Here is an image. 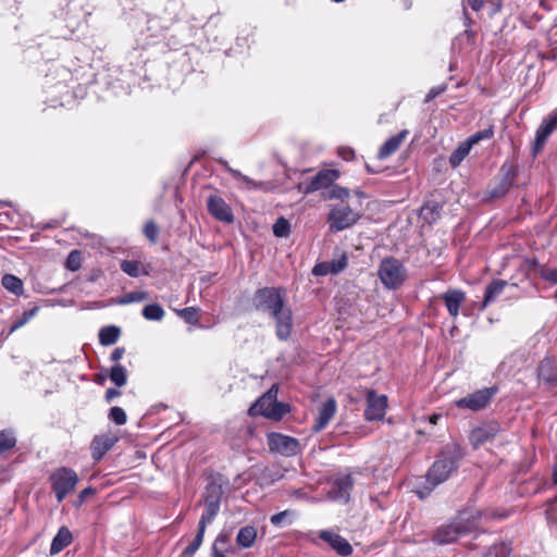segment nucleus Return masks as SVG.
I'll return each mask as SVG.
<instances>
[{"label":"nucleus","mask_w":557,"mask_h":557,"mask_svg":"<svg viewBox=\"0 0 557 557\" xmlns=\"http://www.w3.org/2000/svg\"><path fill=\"white\" fill-rule=\"evenodd\" d=\"M441 298L444 300L449 314L456 318L461 304L466 300V294L459 289H449L441 295Z\"/></svg>","instance_id":"nucleus-20"},{"label":"nucleus","mask_w":557,"mask_h":557,"mask_svg":"<svg viewBox=\"0 0 557 557\" xmlns=\"http://www.w3.org/2000/svg\"><path fill=\"white\" fill-rule=\"evenodd\" d=\"M500 172L503 174L502 181L490 191V195L493 198H500L505 196L513 185L515 177L517 175V169L513 165L504 164Z\"/></svg>","instance_id":"nucleus-19"},{"label":"nucleus","mask_w":557,"mask_h":557,"mask_svg":"<svg viewBox=\"0 0 557 557\" xmlns=\"http://www.w3.org/2000/svg\"><path fill=\"white\" fill-rule=\"evenodd\" d=\"M331 274H338L347 267V256L342 253L337 259L327 261Z\"/></svg>","instance_id":"nucleus-41"},{"label":"nucleus","mask_w":557,"mask_h":557,"mask_svg":"<svg viewBox=\"0 0 557 557\" xmlns=\"http://www.w3.org/2000/svg\"><path fill=\"white\" fill-rule=\"evenodd\" d=\"M91 493H92L91 488H85L84 491L81 492V497L84 498L85 496H87Z\"/></svg>","instance_id":"nucleus-59"},{"label":"nucleus","mask_w":557,"mask_h":557,"mask_svg":"<svg viewBox=\"0 0 557 557\" xmlns=\"http://www.w3.org/2000/svg\"><path fill=\"white\" fill-rule=\"evenodd\" d=\"M205 507H206V510L199 520L198 528L206 531L207 525L209 523H211V521L214 519V517L216 516V513L220 510V507H219V505H215L212 503L205 505Z\"/></svg>","instance_id":"nucleus-34"},{"label":"nucleus","mask_w":557,"mask_h":557,"mask_svg":"<svg viewBox=\"0 0 557 557\" xmlns=\"http://www.w3.org/2000/svg\"><path fill=\"white\" fill-rule=\"evenodd\" d=\"M497 387H483L473 394L462 397L456 400V406L462 409H469L471 411H479L485 408L491 399L496 395Z\"/></svg>","instance_id":"nucleus-8"},{"label":"nucleus","mask_w":557,"mask_h":557,"mask_svg":"<svg viewBox=\"0 0 557 557\" xmlns=\"http://www.w3.org/2000/svg\"><path fill=\"white\" fill-rule=\"evenodd\" d=\"M143 317L149 321H161L164 317V310L158 304L147 305L143 309Z\"/></svg>","instance_id":"nucleus-33"},{"label":"nucleus","mask_w":557,"mask_h":557,"mask_svg":"<svg viewBox=\"0 0 557 557\" xmlns=\"http://www.w3.org/2000/svg\"><path fill=\"white\" fill-rule=\"evenodd\" d=\"M542 277L550 283L557 284V269H546L542 272Z\"/></svg>","instance_id":"nucleus-52"},{"label":"nucleus","mask_w":557,"mask_h":557,"mask_svg":"<svg viewBox=\"0 0 557 557\" xmlns=\"http://www.w3.org/2000/svg\"><path fill=\"white\" fill-rule=\"evenodd\" d=\"M341 153L343 154V158L346 160L350 159L354 156V151L350 149L344 150Z\"/></svg>","instance_id":"nucleus-57"},{"label":"nucleus","mask_w":557,"mask_h":557,"mask_svg":"<svg viewBox=\"0 0 557 557\" xmlns=\"http://www.w3.org/2000/svg\"><path fill=\"white\" fill-rule=\"evenodd\" d=\"M352 484L350 475L336 479L327 492V497L334 502L346 504L349 500Z\"/></svg>","instance_id":"nucleus-15"},{"label":"nucleus","mask_w":557,"mask_h":557,"mask_svg":"<svg viewBox=\"0 0 557 557\" xmlns=\"http://www.w3.org/2000/svg\"><path fill=\"white\" fill-rule=\"evenodd\" d=\"M408 135V131H401L395 136L388 138L380 148L377 157L381 160H384L392 156L395 151H397L400 145L404 143Z\"/></svg>","instance_id":"nucleus-21"},{"label":"nucleus","mask_w":557,"mask_h":557,"mask_svg":"<svg viewBox=\"0 0 557 557\" xmlns=\"http://www.w3.org/2000/svg\"><path fill=\"white\" fill-rule=\"evenodd\" d=\"M79 252L76 250L71 251L66 260L67 268L72 271L77 270L79 268Z\"/></svg>","instance_id":"nucleus-48"},{"label":"nucleus","mask_w":557,"mask_h":557,"mask_svg":"<svg viewBox=\"0 0 557 557\" xmlns=\"http://www.w3.org/2000/svg\"><path fill=\"white\" fill-rule=\"evenodd\" d=\"M461 450L457 445H447L438 455L426 474V481L435 487L445 482L451 472L457 468L461 458Z\"/></svg>","instance_id":"nucleus-2"},{"label":"nucleus","mask_w":557,"mask_h":557,"mask_svg":"<svg viewBox=\"0 0 557 557\" xmlns=\"http://www.w3.org/2000/svg\"><path fill=\"white\" fill-rule=\"evenodd\" d=\"M507 282L504 280H494L485 289L483 308L494 302L504 292Z\"/></svg>","instance_id":"nucleus-25"},{"label":"nucleus","mask_w":557,"mask_h":557,"mask_svg":"<svg viewBox=\"0 0 557 557\" xmlns=\"http://www.w3.org/2000/svg\"><path fill=\"white\" fill-rule=\"evenodd\" d=\"M121 270L132 277L149 274L148 265L137 260H123L121 262Z\"/></svg>","instance_id":"nucleus-26"},{"label":"nucleus","mask_w":557,"mask_h":557,"mask_svg":"<svg viewBox=\"0 0 557 557\" xmlns=\"http://www.w3.org/2000/svg\"><path fill=\"white\" fill-rule=\"evenodd\" d=\"M486 2L487 0H468L469 7L475 12L480 11Z\"/></svg>","instance_id":"nucleus-53"},{"label":"nucleus","mask_w":557,"mask_h":557,"mask_svg":"<svg viewBox=\"0 0 557 557\" xmlns=\"http://www.w3.org/2000/svg\"><path fill=\"white\" fill-rule=\"evenodd\" d=\"M121 330L117 326H104L99 332V342L104 346L113 345L117 342Z\"/></svg>","instance_id":"nucleus-28"},{"label":"nucleus","mask_w":557,"mask_h":557,"mask_svg":"<svg viewBox=\"0 0 557 557\" xmlns=\"http://www.w3.org/2000/svg\"><path fill=\"white\" fill-rule=\"evenodd\" d=\"M1 284L2 286L13 293L14 295L16 296H20L23 294V282L21 278H18L17 276L13 275V274H5L2 276V280H1Z\"/></svg>","instance_id":"nucleus-30"},{"label":"nucleus","mask_w":557,"mask_h":557,"mask_svg":"<svg viewBox=\"0 0 557 557\" xmlns=\"http://www.w3.org/2000/svg\"><path fill=\"white\" fill-rule=\"evenodd\" d=\"M148 298V294L146 292H131L125 295H123L119 300V305H128L132 302H139Z\"/></svg>","instance_id":"nucleus-38"},{"label":"nucleus","mask_w":557,"mask_h":557,"mask_svg":"<svg viewBox=\"0 0 557 557\" xmlns=\"http://www.w3.org/2000/svg\"><path fill=\"white\" fill-rule=\"evenodd\" d=\"M257 537V531L253 527L247 525L238 531L236 542L239 546L248 548L252 546Z\"/></svg>","instance_id":"nucleus-29"},{"label":"nucleus","mask_w":557,"mask_h":557,"mask_svg":"<svg viewBox=\"0 0 557 557\" xmlns=\"http://www.w3.org/2000/svg\"><path fill=\"white\" fill-rule=\"evenodd\" d=\"M500 431V426L497 422H490L482 426L474 429L470 435V442L473 447H479L492 438H494Z\"/></svg>","instance_id":"nucleus-17"},{"label":"nucleus","mask_w":557,"mask_h":557,"mask_svg":"<svg viewBox=\"0 0 557 557\" xmlns=\"http://www.w3.org/2000/svg\"><path fill=\"white\" fill-rule=\"evenodd\" d=\"M329 197L331 199H338L339 201H352L350 198V193L347 188L341 186H333L330 190Z\"/></svg>","instance_id":"nucleus-43"},{"label":"nucleus","mask_w":557,"mask_h":557,"mask_svg":"<svg viewBox=\"0 0 557 557\" xmlns=\"http://www.w3.org/2000/svg\"><path fill=\"white\" fill-rule=\"evenodd\" d=\"M511 548L505 544H494L484 554V557H509Z\"/></svg>","instance_id":"nucleus-37"},{"label":"nucleus","mask_w":557,"mask_h":557,"mask_svg":"<svg viewBox=\"0 0 557 557\" xmlns=\"http://www.w3.org/2000/svg\"><path fill=\"white\" fill-rule=\"evenodd\" d=\"M123 354H124V349L123 348H115L114 351L111 355V359L113 361H117V360H120L122 358Z\"/></svg>","instance_id":"nucleus-56"},{"label":"nucleus","mask_w":557,"mask_h":557,"mask_svg":"<svg viewBox=\"0 0 557 557\" xmlns=\"http://www.w3.org/2000/svg\"><path fill=\"white\" fill-rule=\"evenodd\" d=\"M222 164L224 165L226 171L238 182L239 188L246 189V190H252V189H259L262 187L263 184L261 182H257V181L248 177L247 175H244L238 170L231 168L226 161H223Z\"/></svg>","instance_id":"nucleus-22"},{"label":"nucleus","mask_w":557,"mask_h":557,"mask_svg":"<svg viewBox=\"0 0 557 557\" xmlns=\"http://www.w3.org/2000/svg\"><path fill=\"white\" fill-rule=\"evenodd\" d=\"M339 176L337 170H322L317 173L308 183H301L299 189L305 194H310L322 188L329 187Z\"/></svg>","instance_id":"nucleus-11"},{"label":"nucleus","mask_w":557,"mask_h":557,"mask_svg":"<svg viewBox=\"0 0 557 557\" xmlns=\"http://www.w3.org/2000/svg\"><path fill=\"white\" fill-rule=\"evenodd\" d=\"M177 314L183 318L187 323H197V309L194 307H187L181 310H177Z\"/></svg>","instance_id":"nucleus-46"},{"label":"nucleus","mask_w":557,"mask_h":557,"mask_svg":"<svg viewBox=\"0 0 557 557\" xmlns=\"http://www.w3.org/2000/svg\"><path fill=\"white\" fill-rule=\"evenodd\" d=\"M438 419H441L440 414H433V416L430 417V423L431 424H436Z\"/></svg>","instance_id":"nucleus-58"},{"label":"nucleus","mask_w":557,"mask_h":557,"mask_svg":"<svg viewBox=\"0 0 557 557\" xmlns=\"http://www.w3.org/2000/svg\"><path fill=\"white\" fill-rule=\"evenodd\" d=\"M121 392L116 387H111L106 393L107 401H112L115 397L120 396Z\"/></svg>","instance_id":"nucleus-54"},{"label":"nucleus","mask_w":557,"mask_h":557,"mask_svg":"<svg viewBox=\"0 0 557 557\" xmlns=\"http://www.w3.org/2000/svg\"><path fill=\"white\" fill-rule=\"evenodd\" d=\"M144 234L151 243H157L159 234L158 225L153 221H148L145 224Z\"/></svg>","instance_id":"nucleus-45"},{"label":"nucleus","mask_w":557,"mask_h":557,"mask_svg":"<svg viewBox=\"0 0 557 557\" xmlns=\"http://www.w3.org/2000/svg\"><path fill=\"white\" fill-rule=\"evenodd\" d=\"M110 379L113 383H125L126 371L122 366H115L111 369Z\"/></svg>","instance_id":"nucleus-47"},{"label":"nucleus","mask_w":557,"mask_h":557,"mask_svg":"<svg viewBox=\"0 0 557 557\" xmlns=\"http://www.w3.org/2000/svg\"><path fill=\"white\" fill-rule=\"evenodd\" d=\"M290 227L286 219L280 218L273 225V233L277 237H286L289 235Z\"/></svg>","instance_id":"nucleus-40"},{"label":"nucleus","mask_w":557,"mask_h":557,"mask_svg":"<svg viewBox=\"0 0 557 557\" xmlns=\"http://www.w3.org/2000/svg\"><path fill=\"white\" fill-rule=\"evenodd\" d=\"M38 311V308L35 307L30 310H27V311H24L22 317L16 319L13 323H12V326L10 329V333H13L15 332L16 330H18L20 327H22L23 325H25Z\"/></svg>","instance_id":"nucleus-39"},{"label":"nucleus","mask_w":557,"mask_h":557,"mask_svg":"<svg viewBox=\"0 0 557 557\" xmlns=\"http://www.w3.org/2000/svg\"><path fill=\"white\" fill-rule=\"evenodd\" d=\"M437 208H438V207H437V205H433V206L425 205V206H424V207H422V209H421V214H422V215H423V218L426 220V219H428L426 214H428L429 212H431V213L435 212V211L437 210Z\"/></svg>","instance_id":"nucleus-55"},{"label":"nucleus","mask_w":557,"mask_h":557,"mask_svg":"<svg viewBox=\"0 0 557 557\" xmlns=\"http://www.w3.org/2000/svg\"><path fill=\"white\" fill-rule=\"evenodd\" d=\"M557 127V112L549 114L547 119H544L542 124L536 129L535 140L533 145V153L537 154L544 147L547 138Z\"/></svg>","instance_id":"nucleus-16"},{"label":"nucleus","mask_w":557,"mask_h":557,"mask_svg":"<svg viewBox=\"0 0 557 557\" xmlns=\"http://www.w3.org/2000/svg\"><path fill=\"white\" fill-rule=\"evenodd\" d=\"M290 515V512L288 510H284V511H281L278 513H275L273 515L271 518H270V521L273 525L275 527H280L283 524V522L285 521V519Z\"/></svg>","instance_id":"nucleus-51"},{"label":"nucleus","mask_w":557,"mask_h":557,"mask_svg":"<svg viewBox=\"0 0 557 557\" xmlns=\"http://www.w3.org/2000/svg\"><path fill=\"white\" fill-rule=\"evenodd\" d=\"M203 536H205V530H201L198 528L196 537L193 540V542L189 545H187L184 548L183 556L191 557L198 550V548L201 546Z\"/></svg>","instance_id":"nucleus-36"},{"label":"nucleus","mask_w":557,"mask_h":557,"mask_svg":"<svg viewBox=\"0 0 557 557\" xmlns=\"http://www.w3.org/2000/svg\"><path fill=\"white\" fill-rule=\"evenodd\" d=\"M337 410V404L334 398H327L318 408L315 420L312 424V431L320 432L326 428L334 418Z\"/></svg>","instance_id":"nucleus-14"},{"label":"nucleus","mask_w":557,"mask_h":557,"mask_svg":"<svg viewBox=\"0 0 557 557\" xmlns=\"http://www.w3.org/2000/svg\"><path fill=\"white\" fill-rule=\"evenodd\" d=\"M539 380L544 383H557V363L552 358H545L539 366Z\"/></svg>","instance_id":"nucleus-23"},{"label":"nucleus","mask_w":557,"mask_h":557,"mask_svg":"<svg viewBox=\"0 0 557 557\" xmlns=\"http://www.w3.org/2000/svg\"><path fill=\"white\" fill-rule=\"evenodd\" d=\"M494 135L493 127L485 128L483 131L476 132L473 135H471L467 141L470 144L471 147L476 145L479 141L483 139H491Z\"/></svg>","instance_id":"nucleus-42"},{"label":"nucleus","mask_w":557,"mask_h":557,"mask_svg":"<svg viewBox=\"0 0 557 557\" xmlns=\"http://www.w3.org/2000/svg\"><path fill=\"white\" fill-rule=\"evenodd\" d=\"M72 542V533L67 528L62 527L59 529L57 535L53 537L50 554L55 555L59 554L62 549L69 546Z\"/></svg>","instance_id":"nucleus-24"},{"label":"nucleus","mask_w":557,"mask_h":557,"mask_svg":"<svg viewBox=\"0 0 557 557\" xmlns=\"http://www.w3.org/2000/svg\"><path fill=\"white\" fill-rule=\"evenodd\" d=\"M207 208L209 213L221 222L232 223L234 221L231 207L219 195L213 194L208 197Z\"/></svg>","instance_id":"nucleus-12"},{"label":"nucleus","mask_w":557,"mask_h":557,"mask_svg":"<svg viewBox=\"0 0 557 557\" xmlns=\"http://www.w3.org/2000/svg\"><path fill=\"white\" fill-rule=\"evenodd\" d=\"M446 90V85H440L431 88L425 97V101L430 102Z\"/></svg>","instance_id":"nucleus-50"},{"label":"nucleus","mask_w":557,"mask_h":557,"mask_svg":"<svg viewBox=\"0 0 557 557\" xmlns=\"http://www.w3.org/2000/svg\"><path fill=\"white\" fill-rule=\"evenodd\" d=\"M361 215L359 202L339 201L331 206L327 223L331 231L341 232L355 225Z\"/></svg>","instance_id":"nucleus-3"},{"label":"nucleus","mask_w":557,"mask_h":557,"mask_svg":"<svg viewBox=\"0 0 557 557\" xmlns=\"http://www.w3.org/2000/svg\"><path fill=\"white\" fill-rule=\"evenodd\" d=\"M50 482L58 502L61 503L66 495L74 491L78 476L74 470L61 467L51 473Z\"/></svg>","instance_id":"nucleus-6"},{"label":"nucleus","mask_w":557,"mask_h":557,"mask_svg":"<svg viewBox=\"0 0 557 557\" xmlns=\"http://www.w3.org/2000/svg\"><path fill=\"white\" fill-rule=\"evenodd\" d=\"M109 419L116 425H123L127 421L126 413L121 407H112L109 411Z\"/></svg>","instance_id":"nucleus-44"},{"label":"nucleus","mask_w":557,"mask_h":557,"mask_svg":"<svg viewBox=\"0 0 557 557\" xmlns=\"http://www.w3.org/2000/svg\"><path fill=\"white\" fill-rule=\"evenodd\" d=\"M482 517V512L462 511L454 521L442 524L433 534V542L437 545H447L454 543L462 535H466L478 528V521Z\"/></svg>","instance_id":"nucleus-1"},{"label":"nucleus","mask_w":557,"mask_h":557,"mask_svg":"<svg viewBox=\"0 0 557 557\" xmlns=\"http://www.w3.org/2000/svg\"><path fill=\"white\" fill-rule=\"evenodd\" d=\"M253 304L258 310L268 312L269 314H272V312L285 306L280 289L275 287L258 289L253 297Z\"/></svg>","instance_id":"nucleus-7"},{"label":"nucleus","mask_w":557,"mask_h":557,"mask_svg":"<svg viewBox=\"0 0 557 557\" xmlns=\"http://www.w3.org/2000/svg\"><path fill=\"white\" fill-rule=\"evenodd\" d=\"M470 144L468 141L461 143L457 149L450 154L449 163L453 168H457L462 160L469 154L471 150Z\"/></svg>","instance_id":"nucleus-31"},{"label":"nucleus","mask_w":557,"mask_h":557,"mask_svg":"<svg viewBox=\"0 0 557 557\" xmlns=\"http://www.w3.org/2000/svg\"><path fill=\"white\" fill-rule=\"evenodd\" d=\"M268 446L270 451L277 453L286 457L295 456L300 451V444L298 440L281 433H269Z\"/></svg>","instance_id":"nucleus-9"},{"label":"nucleus","mask_w":557,"mask_h":557,"mask_svg":"<svg viewBox=\"0 0 557 557\" xmlns=\"http://www.w3.org/2000/svg\"><path fill=\"white\" fill-rule=\"evenodd\" d=\"M222 496V488L220 485L210 484L206 490L205 495V505L215 504L220 506V500Z\"/></svg>","instance_id":"nucleus-35"},{"label":"nucleus","mask_w":557,"mask_h":557,"mask_svg":"<svg viewBox=\"0 0 557 557\" xmlns=\"http://www.w3.org/2000/svg\"><path fill=\"white\" fill-rule=\"evenodd\" d=\"M319 537L342 556H349L352 553V547L349 542L333 531L322 530L319 533Z\"/></svg>","instance_id":"nucleus-18"},{"label":"nucleus","mask_w":557,"mask_h":557,"mask_svg":"<svg viewBox=\"0 0 557 557\" xmlns=\"http://www.w3.org/2000/svg\"><path fill=\"white\" fill-rule=\"evenodd\" d=\"M16 445V437L13 430L0 431V455L12 449Z\"/></svg>","instance_id":"nucleus-32"},{"label":"nucleus","mask_w":557,"mask_h":557,"mask_svg":"<svg viewBox=\"0 0 557 557\" xmlns=\"http://www.w3.org/2000/svg\"><path fill=\"white\" fill-rule=\"evenodd\" d=\"M377 275L385 288L396 289L406 281L407 271L399 260L389 257L381 261Z\"/></svg>","instance_id":"nucleus-5"},{"label":"nucleus","mask_w":557,"mask_h":557,"mask_svg":"<svg viewBox=\"0 0 557 557\" xmlns=\"http://www.w3.org/2000/svg\"><path fill=\"white\" fill-rule=\"evenodd\" d=\"M114 444V440L110 436H96L91 443L92 456L100 459Z\"/></svg>","instance_id":"nucleus-27"},{"label":"nucleus","mask_w":557,"mask_h":557,"mask_svg":"<svg viewBox=\"0 0 557 557\" xmlns=\"http://www.w3.org/2000/svg\"><path fill=\"white\" fill-rule=\"evenodd\" d=\"M270 315L275 321L276 336L282 341L287 339L293 329L292 310L285 305Z\"/></svg>","instance_id":"nucleus-13"},{"label":"nucleus","mask_w":557,"mask_h":557,"mask_svg":"<svg viewBox=\"0 0 557 557\" xmlns=\"http://www.w3.org/2000/svg\"><path fill=\"white\" fill-rule=\"evenodd\" d=\"M553 478H554V482L557 483V461H556V465L554 467Z\"/></svg>","instance_id":"nucleus-60"},{"label":"nucleus","mask_w":557,"mask_h":557,"mask_svg":"<svg viewBox=\"0 0 557 557\" xmlns=\"http://www.w3.org/2000/svg\"><path fill=\"white\" fill-rule=\"evenodd\" d=\"M277 386L272 385L271 388L257 399V401L249 408L250 416H263L269 419L280 420L288 411V405L278 403Z\"/></svg>","instance_id":"nucleus-4"},{"label":"nucleus","mask_w":557,"mask_h":557,"mask_svg":"<svg viewBox=\"0 0 557 557\" xmlns=\"http://www.w3.org/2000/svg\"><path fill=\"white\" fill-rule=\"evenodd\" d=\"M312 274L317 276L331 274L327 261L315 264L312 269Z\"/></svg>","instance_id":"nucleus-49"},{"label":"nucleus","mask_w":557,"mask_h":557,"mask_svg":"<svg viewBox=\"0 0 557 557\" xmlns=\"http://www.w3.org/2000/svg\"><path fill=\"white\" fill-rule=\"evenodd\" d=\"M213 557H226V556L223 553H221V552L214 550L213 552Z\"/></svg>","instance_id":"nucleus-61"},{"label":"nucleus","mask_w":557,"mask_h":557,"mask_svg":"<svg viewBox=\"0 0 557 557\" xmlns=\"http://www.w3.org/2000/svg\"><path fill=\"white\" fill-rule=\"evenodd\" d=\"M387 408V397L369 391L367 394V408L364 417L368 421H380L385 417Z\"/></svg>","instance_id":"nucleus-10"}]
</instances>
